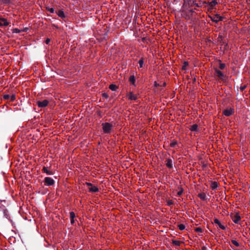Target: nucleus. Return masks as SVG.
Here are the masks:
<instances>
[{"mask_svg":"<svg viewBox=\"0 0 250 250\" xmlns=\"http://www.w3.org/2000/svg\"><path fill=\"white\" fill-rule=\"evenodd\" d=\"M178 188L180 189V190L177 192V195L178 196H180L182 195L184 191V189L181 187H179Z\"/></svg>","mask_w":250,"mask_h":250,"instance_id":"obj_26","label":"nucleus"},{"mask_svg":"<svg viewBox=\"0 0 250 250\" xmlns=\"http://www.w3.org/2000/svg\"><path fill=\"white\" fill-rule=\"evenodd\" d=\"M178 227L180 230H183L185 229V226L182 224L178 225Z\"/></svg>","mask_w":250,"mask_h":250,"instance_id":"obj_28","label":"nucleus"},{"mask_svg":"<svg viewBox=\"0 0 250 250\" xmlns=\"http://www.w3.org/2000/svg\"><path fill=\"white\" fill-rule=\"evenodd\" d=\"M50 42V39H48H48H47L45 40V43H46V44H49Z\"/></svg>","mask_w":250,"mask_h":250,"instance_id":"obj_41","label":"nucleus"},{"mask_svg":"<svg viewBox=\"0 0 250 250\" xmlns=\"http://www.w3.org/2000/svg\"><path fill=\"white\" fill-rule=\"evenodd\" d=\"M86 184L88 186H90V187H91L93 185L90 183H86Z\"/></svg>","mask_w":250,"mask_h":250,"instance_id":"obj_43","label":"nucleus"},{"mask_svg":"<svg viewBox=\"0 0 250 250\" xmlns=\"http://www.w3.org/2000/svg\"><path fill=\"white\" fill-rule=\"evenodd\" d=\"M49 103V102L47 100H44L42 101H38L36 102L37 105L39 107H46Z\"/></svg>","mask_w":250,"mask_h":250,"instance_id":"obj_5","label":"nucleus"},{"mask_svg":"<svg viewBox=\"0 0 250 250\" xmlns=\"http://www.w3.org/2000/svg\"><path fill=\"white\" fill-rule=\"evenodd\" d=\"M42 170L47 175H51L53 174V172L52 171L49 170L47 167H43Z\"/></svg>","mask_w":250,"mask_h":250,"instance_id":"obj_14","label":"nucleus"},{"mask_svg":"<svg viewBox=\"0 0 250 250\" xmlns=\"http://www.w3.org/2000/svg\"><path fill=\"white\" fill-rule=\"evenodd\" d=\"M46 9L51 13H53L55 11L53 8L46 7Z\"/></svg>","mask_w":250,"mask_h":250,"instance_id":"obj_36","label":"nucleus"},{"mask_svg":"<svg viewBox=\"0 0 250 250\" xmlns=\"http://www.w3.org/2000/svg\"><path fill=\"white\" fill-rule=\"evenodd\" d=\"M210 18H211V21L215 23H217L219 21H222L224 19L223 17L220 16L218 14H216Z\"/></svg>","mask_w":250,"mask_h":250,"instance_id":"obj_4","label":"nucleus"},{"mask_svg":"<svg viewBox=\"0 0 250 250\" xmlns=\"http://www.w3.org/2000/svg\"><path fill=\"white\" fill-rule=\"evenodd\" d=\"M75 214L73 211H71L70 212V217L71 219V224H73L75 222L74 218L75 217Z\"/></svg>","mask_w":250,"mask_h":250,"instance_id":"obj_15","label":"nucleus"},{"mask_svg":"<svg viewBox=\"0 0 250 250\" xmlns=\"http://www.w3.org/2000/svg\"><path fill=\"white\" fill-rule=\"evenodd\" d=\"M12 31L13 33H20L21 32V30L18 28H13Z\"/></svg>","mask_w":250,"mask_h":250,"instance_id":"obj_31","label":"nucleus"},{"mask_svg":"<svg viewBox=\"0 0 250 250\" xmlns=\"http://www.w3.org/2000/svg\"><path fill=\"white\" fill-rule=\"evenodd\" d=\"M154 86H155V87H158V86H160V85H159V83H157V82H154Z\"/></svg>","mask_w":250,"mask_h":250,"instance_id":"obj_42","label":"nucleus"},{"mask_svg":"<svg viewBox=\"0 0 250 250\" xmlns=\"http://www.w3.org/2000/svg\"><path fill=\"white\" fill-rule=\"evenodd\" d=\"M103 131L104 133L108 134L111 132L113 125L109 123H104L102 124Z\"/></svg>","mask_w":250,"mask_h":250,"instance_id":"obj_1","label":"nucleus"},{"mask_svg":"<svg viewBox=\"0 0 250 250\" xmlns=\"http://www.w3.org/2000/svg\"><path fill=\"white\" fill-rule=\"evenodd\" d=\"M109 88L112 91H116V90L118 88V86L114 84H111L109 85Z\"/></svg>","mask_w":250,"mask_h":250,"instance_id":"obj_21","label":"nucleus"},{"mask_svg":"<svg viewBox=\"0 0 250 250\" xmlns=\"http://www.w3.org/2000/svg\"><path fill=\"white\" fill-rule=\"evenodd\" d=\"M173 203V202L172 201V200H168L167 201V205H169V206H170L171 205H172Z\"/></svg>","mask_w":250,"mask_h":250,"instance_id":"obj_40","label":"nucleus"},{"mask_svg":"<svg viewBox=\"0 0 250 250\" xmlns=\"http://www.w3.org/2000/svg\"><path fill=\"white\" fill-rule=\"evenodd\" d=\"M214 223L218 225L219 227L222 229L225 230L226 229L225 226L222 225L219 220L217 218L214 219Z\"/></svg>","mask_w":250,"mask_h":250,"instance_id":"obj_11","label":"nucleus"},{"mask_svg":"<svg viewBox=\"0 0 250 250\" xmlns=\"http://www.w3.org/2000/svg\"><path fill=\"white\" fill-rule=\"evenodd\" d=\"M219 67L221 70L224 69L226 67L225 63L220 62L219 63Z\"/></svg>","mask_w":250,"mask_h":250,"instance_id":"obj_30","label":"nucleus"},{"mask_svg":"<svg viewBox=\"0 0 250 250\" xmlns=\"http://www.w3.org/2000/svg\"><path fill=\"white\" fill-rule=\"evenodd\" d=\"M214 71H215L214 72L215 77H217L218 79H219L223 81L226 80L225 75L222 72H221L220 70H219L217 68H214Z\"/></svg>","mask_w":250,"mask_h":250,"instance_id":"obj_2","label":"nucleus"},{"mask_svg":"<svg viewBox=\"0 0 250 250\" xmlns=\"http://www.w3.org/2000/svg\"><path fill=\"white\" fill-rule=\"evenodd\" d=\"M195 231L197 232H200V233H201L203 232V230L202 229V228H200V227H198V228H196L195 229H194Z\"/></svg>","mask_w":250,"mask_h":250,"instance_id":"obj_34","label":"nucleus"},{"mask_svg":"<svg viewBox=\"0 0 250 250\" xmlns=\"http://www.w3.org/2000/svg\"><path fill=\"white\" fill-rule=\"evenodd\" d=\"M138 63L139 64V65H140V68H142L143 67V64H144V60H143V58H141V59L139 60V62H138Z\"/></svg>","mask_w":250,"mask_h":250,"instance_id":"obj_29","label":"nucleus"},{"mask_svg":"<svg viewBox=\"0 0 250 250\" xmlns=\"http://www.w3.org/2000/svg\"><path fill=\"white\" fill-rule=\"evenodd\" d=\"M247 85H241L240 87V89L241 91H243L244 90H245L246 87H247Z\"/></svg>","mask_w":250,"mask_h":250,"instance_id":"obj_38","label":"nucleus"},{"mask_svg":"<svg viewBox=\"0 0 250 250\" xmlns=\"http://www.w3.org/2000/svg\"><path fill=\"white\" fill-rule=\"evenodd\" d=\"M198 196L203 201H205L207 200V196L205 193H199Z\"/></svg>","mask_w":250,"mask_h":250,"instance_id":"obj_18","label":"nucleus"},{"mask_svg":"<svg viewBox=\"0 0 250 250\" xmlns=\"http://www.w3.org/2000/svg\"><path fill=\"white\" fill-rule=\"evenodd\" d=\"M232 219L235 224H238L241 219V217L237 213L232 217Z\"/></svg>","mask_w":250,"mask_h":250,"instance_id":"obj_9","label":"nucleus"},{"mask_svg":"<svg viewBox=\"0 0 250 250\" xmlns=\"http://www.w3.org/2000/svg\"><path fill=\"white\" fill-rule=\"evenodd\" d=\"M207 247L206 246H203L202 247V250H206Z\"/></svg>","mask_w":250,"mask_h":250,"instance_id":"obj_44","label":"nucleus"},{"mask_svg":"<svg viewBox=\"0 0 250 250\" xmlns=\"http://www.w3.org/2000/svg\"><path fill=\"white\" fill-rule=\"evenodd\" d=\"M172 243L173 245L176 246H180L181 242L177 240H172Z\"/></svg>","mask_w":250,"mask_h":250,"instance_id":"obj_24","label":"nucleus"},{"mask_svg":"<svg viewBox=\"0 0 250 250\" xmlns=\"http://www.w3.org/2000/svg\"><path fill=\"white\" fill-rule=\"evenodd\" d=\"M177 144V142L176 141L173 140L170 144V146L172 147H174Z\"/></svg>","mask_w":250,"mask_h":250,"instance_id":"obj_27","label":"nucleus"},{"mask_svg":"<svg viewBox=\"0 0 250 250\" xmlns=\"http://www.w3.org/2000/svg\"><path fill=\"white\" fill-rule=\"evenodd\" d=\"M188 65V62H184L183 65L182 66V70H186L187 69V67Z\"/></svg>","mask_w":250,"mask_h":250,"instance_id":"obj_25","label":"nucleus"},{"mask_svg":"<svg viewBox=\"0 0 250 250\" xmlns=\"http://www.w3.org/2000/svg\"><path fill=\"white\" fill-rule=\"evenodd\" d=\"M190 129L192 131H196L198 130V125L197 124H193L191 125Z\"/></svg>","mask_w":250,"mask_h":250,"instance_id":"obj_23","label":"nucleus"},{"mask_svg":"<svg viewBox=\"0 0 250 250\" xmlns=\"http://www.w3.org/2000/svg\"><path fill=\"white\" fill-rule=\"evenodd\" d=\"M58 16L61 18H64L65 17L64 12L62 10H60L57 12Z\"/></svg>","mask_w":250,"mask_h":250,"instance_id":"obj_19","label":"nucleus"},{"mask_svg":"<svg viewBox=\"0 0 250 250\" xmlns=\"http://www.w3.org/2000/svg\"><path fill=\"white\" fill-rule=\"evenodd\" d=\"M166 162V166L169 168H171L173 167L172 160L171 159H167Z\"/></svg>","mask_w":250,"mask_h":250,"instance_id":"obj_13","label":"nucleus"},{"mask_svg":"<svg viewBox=\"0 0 250 250\" xmlns=\"http://www.w3.org/2000/svg\"><path fill=\"white\" fill-rule=\"evenodd\" d=\"M89 191L91 192H97L99 191V188L97 187L92 185L90 188H89Z\"/></svg>","mask_w":250,"mask_h":250,"instance_id":"obj_16","label":"nucleus"},{"mask_svg":"<svg viewBox=\"0 0 250 250\" xmlns=\"http://www.w3.org/2000/svg\"><path fill=\"white\" fill-rule=\"evenodd\" d=\"M231 243L236 247H239L240 246L239 243L235 240H232Z\"/></svg>","mask_w":250,"mask_h":250,"instance_id":"obj_33","label":"nucleus"},{"mask_svg":"<svg viewBox=\"0 0 250 250\" xmlns=\"http://www.w3.org/2000/svg\"><path fill=\"white\" fill-rule=\"evenodd\" d=\"M137 99V95L133 94L132 92H130L129 94V99L131 100H136Z\"/></svg>","mask_w":250,"mask_h":250,"instance_id":"obj_20","label":"nucleus"},{"mask_svg":"<svg viewBox=\"0 0 250 250\" xmlns=\"http://www.w3.org/2000/svg\"><path fill=\"white\" fill-rule=\"evenodd\" d=\"M26 31V29H24V31Z\"/></svg>","mask_w":250,"mask_h":250,"instance_id":"obj_48","label":"nucleus"},{"mask_svg":"<svg viewBox=\"0 0 250 250\" xmlns=\"http://www.w3.org/2000/svg\"><path fill=\"white\" fill-rule=\"evenodd\" d=\"M195 81H196V79H195V78H194L193 79V82H195Z\"/></svg>","mask_w":250,"mask_h":250,"instance_id":"obj_47","label":"nucleus"},{"mask_svg":"<svg viewBox=\"0 0 250 250\" xmlns=\"http://www.w3.org/2000/svg\"><path fill=\"white\" fill-rule=\"evenodd\" d=\"M166 85V83H164L163 85H162V86H165Z\"/></svg>","mask_w":250,"mask_h":250,"instance_id":"obj_46","label":"nucleus"},{"mask_svg":"<svg viewBox=\"0 0 250 250\" xmlns=\"http://www.w3.org/2000/svg\"><path fill=\"white\" fill-rule=\"evenodd\" d=\"M9 25V22L6 19L4 18H0V26H7Z\"/></svg>","mask_w":250,"mask_h":250,"instance_id":"obj_10","label":"nucleus"},{"mask_svg":"<svg viewBox=\"0 0 250 250\" xmlns=\"http://www.w3.org/2000/svg\"><path fill=\"white\" fill-rule=\"evenodd\" d=\"M217 3L216 0H213L208 2V7L210 9H213Z\"/></svg>","mask_w":250,"mask_h":250,"instance_id":"obj_8","label":"nucleus"},{"mask_svg":"<svg viewBox=\"0 0 250 250\" xmlns=\"http://www.w3.org/2000/svg\"><path fill=\"white\" fill-rule=\"evenodd\" d=\"M9 99L10 100V101H11V102L14 101L16 100L15 95L13 94L12 96H10Z\"/></svg>","mask_w":250,"mask_h":250,"instance_id":"obj_35","label":"nucleus"},{"mask_svg":"<svg viewBox=\"0 0 250 250\" xmlns=\"http://www.w3.org/2000/svg\"><path fill=\"white\" fill-rule=\"evenodd\" d=\"M189 12L190 13H191V14H192L194 12V10L193 9H191L189 10Z\"/></svg>","mask_w":250,"mask_h":250,"instance_id":"obj_45","label":"nucleus"},{"mask_svg":"<svg viewBox=\"0 0 250 250\" xmlns=\"http://www.w3.org/2000/svg\"><path fill=\"white\" fill-rule=\"evenodd\" d=\"M210 187L212 190H215L218 187V183L215 181L212 182Z\"/></svg>","mask_w":250,"mask_h":250,"instance_id":"obj_17","label":"nucleus"},{"mask_svg":"<svg viewBox=\"0 0 250 250\" xmlns=\"http://www.w3.org/2000/svg\"><path fill=\"white\" fill-rule=\"evenodd\" d=\"M186 1L190 7H191L193 5H196V6L199 7L198 4L195 1V0H186Z\"/></svg>","mask_w":250,"mask_h":250,"instance_id":"obj_12","label":"nucleus"},{"mask_svg":"<svg viewBox=\"0 0 250 250\" xmlns=\"http://www.w3.org/2000/svg\"><path fill=\"white\" fill-rule=\"evenodd\" d=\"M1 1L5 4H9L11 3V0H0Z\"/></svg>","mask_w":250,"mask_h":250,"instance_id":"obj_32","label":"nucleus"},{"mask_svg":"<svg viewBox=\"0 0 250 250\" xmlns=\"http://www.w3.org/2000/svg\"><path fill=\"white\" fill-rule=\"evenodd\" d=\"M2 98L4 100L9 99L10 95H9L8 94H4V95H3Z\"/></svg>","mask_w":250,"mask_h":250,"instance_id":"obj_37","label":"nucleus"},{"mask_svg":"<svg viewBox=\"0 0 250 250\" xmlns=\"http://www.w3.org/2000/svg\"><path fill=\"white\" fill-rule=\"evenodd\" d=\"M217 41L221 45L223 44H225V45H228L227 43H226L225 41V40L221 35H219L217 38Z\"/></svg>","mask_w":250,"mask_h":250,"instance_id":"obj_7","label":"nucleus"},{"mask_svg":"<svg viewBox=\"0 0 250 250\" xmlns=\"http://www.w3.org/2000/svg\"><path fill=\"white\" fill-rule=\"evenodd\" d=\"M44 185L46 186H51L54 184L55 181L51 178L46 177L44 179Z\"/></svg>","mask_w":250,"mask_h":250,"instance_id":"obj_3","label":"nucleus"},{"mask_svg":"<svg viewBox=\"0 0 250 250\" xmlns=\"http://www.w3.org/2000/svg\"><path fill=\"white\" fill-rule=\"evenodd\" d=\"M234 113V109L231 108L226 109L223 110V113L226 116H230Z\"/></svg>","mask_w":250,"mask_h":250,"instance_id":"obj_6","label":"nucleus"},{"mask_svg":"<svg viewBox=\"0 0 250 250\" xmlns=\"http://www.w3.org/2000/svg\"><path fill=\"white\" fill-rule=\"evenodd\" d=\"M102 96H103V97H104V98H105L106 99H107L109 97V96H108V94L106 93H103L102 94Z\"/></svg>","mask_w":250,"mask_h":250,"instance_id":"obj_39","label":"nucleus"},{"mask_svg":"<svg viewBox=\"0 0 250 250\" xmlns=\"http://www.w3.org/2000/svg\"><path fill=\"white\" fill-rule=\"evenodd\" d=\"M129 81L133 85H135V77L134 75L130 76Z\"/></svg>","mask_w":250,"mask_h":250,"instance_id":"obj_22","label":"nucleus"}]
</instances>
